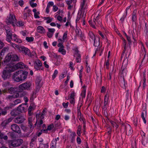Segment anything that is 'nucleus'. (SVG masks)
Segmentation results:
<instances>
[{"label": "nucleus", "instance_id": "4468645a", "mask_svg": "<svg viewBox=\"0 0 148 148\" xmlns=\"http://www.w3.org/2000/svg\"><path fill=\"white\" fill-rule=\"evenodd\" d=\"M20 114V112L17 109H14L13 110L11 111L10 113L11 116L14 117L19 115Z\"/></svg>", "mask_w": 148, "mask_h": 148}, {"label": "nucleus", "instance_id": "dca6fc26", "mask_svg": "<svg viewBox=\"0 0 148 148\" xmlns=\"http://www.w3.org/2000/svg\"><path fill=\"white\" fill-rule=\"evenodd\" d=\"M19 96V94L18 93H16L12 95L8 96L7 97V99L10 101H12L14 100L15 99L18 97Z\"/></svg>", "mask_w": 148, "mask_h": 148}, {"label": "nucleus", "instance_id": "052dcab7", "mask_svg": "<svg viewBox=\"0 0 148 148\" xmlns=\"http://www.w3.org/2000/svg\"><path fill=\"white\" fill-rule=\"evenodd\" d=\"M132 148H136V142L135 141H134V142L132 143Z\"/></svg>", "mask_w": 148, "mask_h": 148}, {"label": "nucleus", "instance_id": "58836bf2", "mask_svg": "<svg viewBox=\"0 0 148 148\" xmlns=\"http://www.w3.org/2000/svg\"><path fill=\"white\" fill-rule=\"evenodd\" d=\"M34 38L33 37H27L26 38V40L28 42H32L34 40Z\"/></svg>", "mask_w": 148, "mask_h": 148}, {"label": "nucleus", "instance_id": "cd10ccee", "mask_svg": "<svg viewBox=\"0 0 148 148\" xmlns=\"http://www.w3.org/2000/svg\"><path fill=\"white\" fill-rule=\"evenodd\" d=\"M108 92H107V94L105 95L104 97V106H105L107 104L108 100Z\"/></svg>", "mask_w": 148, "mask_h": 148}, {"label": "nucleus", "instance_id": "0eeeda50", "mask_svg": "<svg viewBox=\"0 0 148 148\" xmlns=\"http://www.w3.org/2000/svg\"><path fill=\"white\" fill-rule=\"evenodd\" d=\"M121 129H125L126 134L128 136L131 135L133 132L131 127L128 124L125 125L124 124H123L121 126Z\"/></svg>", "mask_w": 148, "mask_h": 148}, {"label": "nucleus", "instance_id": "20e7f679", "mask_svg": "<svg viewBox=\"0 0 148 148\" xmlns=\"http://www.w3.org/2000/svg\"><path fill=\"white\" fill-rule=\"evenodd\" d=\"M6 31L7 34L6 40L8 42L11 41V39H12V34L10 31V27L8 25H5L3 27Z\"/></svg>", "mask_w": 148, "mask_h": 148}, {"label": "nucleus", "instance_id": "7ed1b4c3", "mask_svg": "<svg viewBox=\"0 0 148 148\" xmlns=\"http://www.w3.org/2000/svg\"><path fill=\"white\" fill-rule=\"evenodd\" d=\"M32 85V83L30 82H27L20 85L18 87V91L22 92L24 90H29Z\"/></svg>", "mask_w": 148, "mask_h": 148}, {"label": "nucleus", "instance_id": "a211bd4d", "mask_svg": "<svg viewBox=\"0 0 148 148\" xmlns=\"http://www.w3.org/2000/svg\"><path fill=\"white\" fill-rule=\"evenodd\" d=\"M147 115V111L146 110H144L141 114V117L143 120L145 124L146 123V121L145 119V118L146 117Z\"/></svg>", "mask_w": 148, "mask_h": 148}, {"label": "nucleus", "instance_id": "7c9ffc66", "mask_svg": "<svg viewBox=\"0 0 148 148\" xmlns=\"http://www.w3.org/2000/svg\"><path fill=\"white\" fill-rule=\"evenodd\" d=\"M111 125L113 127H115L116 129L118 128L119 125L115 122L112 121H110Z\"/></svg>", "mask_w": 148, "mask_h": 148}, {"label": "nucleus", "instance_id": "ea45409f", "mask_svg": "<svg viewBox=\"0 0 148 148\" xmlns=\"http://www.w3.org/2000/svg\"><path fill=\"white\" fill-rule=\"evenodd\" d=\"M81 131V127L80 125L78 126V129L77 131V134L79 136L80 135V131Z\"/></svg>", "mask_w": 148, "mask_h": 148}, {"label": "nucleus", "instance_id": "49530a36", "mask_svg": "<svg viewBox=\"0 0 148 148\" xmlns=\"http://www.w3.org/2000/svg\"><path fill=\"white\" fill-rule=\"evenodd\" d=\"M76 32L77 33V34L79 36L81 37L82 35V32L80 30L79 31L78 30L76 31Z\"/></svg>", "mask_w": 148, "mask_h": 148}, {"label": "nucleus", "instance_id": "680f3d73", "mask_svg": "<svg viewBox=\"0 0 148 148\" xmlns=\"http://www.w3.org/2000/svg\"><path fill=\"white\" fill-rule=\"evenodd\" d=\"M48 30L49 32L53 33V34L54 31H55V29H54L48 28Z\"/></svg>", "mask_w": 148, "mask_h": 148}, {"label": "nucleus", "instance_id": "aec40b11", "mask_svg": "<svg viewBox=\"0 0 148 148\" xmlns=\"http://www.w3.org/2000/svg\"><path fill=\"white\" fill-rule=\"evenodd\" d=\"M58 41L59 43L58 45V46L59 47H60V48H64V47L63 45V44L64 42V41L62 40L61 39H59L58 40Z\"/></svg>", "mask_w": 148, "mask_h": 148}, {"label": "nucleus", "instance_id": "393cba45", "mask_svg": "<svg viewBox=\"0 0 148 148\" xmlns=\"http://www.w3.org/2000/svg\"><path fill=\"white\" fill-rule=\"evenodd\" d=\"M0 138L6 141L8 139V137L7 135H5L3 133L0 132Z\"/></svg>", "mask_w": 148, "mask_h": 148}, {"label": "nucleus", "instance_id": "4c0bfd02", "mask_svg": "<svg viewBox=\"0 0 148 148\" xmlns=\"http://www.w3.org/2000/svg\"><path fill=\"white\" fill-rule=\"evenodd\" d=\"M13 102L14 103L12 105L15 106L20 103L21 102V100L19 99H18L14 101Z\"/></svg>", "mask_w": 148, "mask_h": 148}, {"label": "nucleus", "instance_id": "338daca9", "mask_svg": "<svg viewBox=\"0 0 148 148\" xmlns=\"http://www.w3.org/2000/svg\"><path fill=\"white\" fill-rule=\"evenodd\" d=\"M77 143L78 144H80L81 143V139L80 138H79L78 137H77Z\"/></svg>", "mask_w": 148, "mask_h": 148}, {"label": "nucleus", "instance_id": "69168bd1", "mask_svg": "<svg viewBox=\"0 0 148 148\" xmlns=\"http://www.w3.org/2000/svg\"><path fill=\"white\" fill-rule=\"evenodd\" d=\"M57 140L56 138H55L54 140H53L52 141V143L53 145H56V144L57 143Z\"/></svg>", "mask_w": 148, "mask_h": 148}, {"label": "nucleus", "instance_id": "72a5a7b5", "mask_svg": "<svg viewBox=\"0 0 148 148\" xmlns=\"http://www.w3.org/2000/svg\"><path fill=\"white\" fill-rule=\"evenodd\" d=\"M35 107L34 106H31L30 105L28 109V114H30L31 113V111L32 110H34Z\"/></svg>", "mask_w": 148, "mask_h": 148}, {"label": "nucleus", "instance_id": "f8f14e48", "mask_svg": "<svg viewBox=\"0 0 148 148\" xmlns=\"http://www.w3.org/2000/svg\"><path fill=\"white\" fill-rule=\"evenodd\" d=\"M11 74L8 70H4L2 72L1 77L4 80L9 78L10 77Z\"/></svg>", "mask_w": 148, "mask_h": 148}, {"label": "nucleus", "instance_id": "13d9d810", "mask_svg": "<svg viewBox=\"0 0 148 148\" xmlns=\"http://www.w3.org/2000/svg\"><path fill=\"white\" fill-rule=\"evenodd\" d=\"M14 40L15 41H16L17 42H18L19 43H21L22 42V41L21 40L17 38L14 39Z\"/></svg>", "mask_w": 148, "mask_h": 148}, {"label": "nucleus", "instance_id": "f3484780", "mask_svg": "<svg viewBox=\"0 0 148 148\" xmlns=\"http://www.w3.org/2000/svg\"><path fill=\"white\" fill-rule=\"evenodd\" d=\"M28 126L30 127V130L31 132L32 131H33L34 127H33V123L32 119L30 118H29L28 119Z\"/></svg>", "mask_w": 148, "mask_h": 148}, {"label": "nucleus", "instance_id": "4be33fe9", "mask_svg": "<svg viewBox=\"0 0 148 148\" xmlns=\"http://www.w3.org/2000/svg\"><path fill=\"white\" fill-rule=\"evenodd\" d=\"M54 127V126L53 125V124H51L48 126L47 128V129H42V131H44L45 132L47 133L48 130H51L52 129H53Z\"/></svg>", "mask_w": 148, "mask_h": 148}, {"label": "nucleus", "instance_id": "6ab92c4d", "mask_svg": "<svg viewBox=\"0 0 148 148\" xmlns=\"http://www.w3.org/2000/svg\"><path fill=\"white\" fill-rule=\"evenodd\" d=\"M136 10H134L132 13V20L133 21H135L136 20Z\"/></svg>", "mask_w": 148, "mask_h": 148}, {"label": "nucleus", "instance_id": "0e129e2a", "mask_svg": "<svg viewBox=\"0 0 148 148\" xmlns=\"http://www.w3.org/2000/svg\"><path fill=\"white\" fill-rule=\"evenodd\" d=\"M53 10L54 12L58 10V8L56 5H53Z\"/></svg>", "mask_w": 148, "mask_h": 148}, {"label": "nucleus", "instance_id": "5fc2aeb1", "mask_svg": "<svg viewBox=\"0 0 148 148\" xmlns=\"http://www.w3.org/2000/svg\"><path fill=\"white\" fill-rule=\"evenodd\" d=\"M126 38L128 42V44L129 45H130L132 42L130 38L128 36H127V37H126Z\"/></svg>", "mask_w": 148, "mask_h": 148}, {"label": "nucleus", "instance_id": "bb28decb", "mask_svg": "<svg viewBox=\"0 0 148 148\" xmlns=\"http://www.w3.org/2000/svg\"><path fill=\"white\" fill-rule=\"evenodd\" d=\"M83 88L84 89L82 91L81 94V95L82 96V98H85L86 95V86H84Z\"/></svg>", "mask_w": 148, "mask_h": 148}, {"label": "nucleus", "instance_id": "9b49d317", "mask_svg": "<svg viewBox=\"0 0 148 148\" xmlns=\"http://www.w3.org/2000/svg\"><path fill=\"white\" fill-rule=\"evenodd\" d=\"M11 128L14 132L20 134L21 133V130L20 127L16 124H13L11 125Z\"/></svg>", "mask_w": 148, "mask_h": 148}, {"label": "nucleus", "instance_id": "a18cd8bd", "mask_svg": "<svg viewBox=\"0 0 148 148\" xmlns=\"http://www.w3.org/2000/svg\"><path fill=\"white\" fill-rule=\"evenodd\" d=\"M24 25V23L22 21H18L17 23V25L18 26H23Z\"/></svg>", "mask_w": 148, "mask_h": 148}, {"label": "nucleus", "instance_id": "c03bdc74", "mask_svg": "<svg viewBox=\"0 0 148 148\" xmlns=\"http://www.w3.org/2000/svg\"><path fill=\"white\" fill-rule=\"evenodd\" d=\"M15 89L13 87H11L8 89V91L10 93H12L15 92Z\"/></svg>", "mask_w": 148, "mask_h": 148}, {"label": "nucleus", "instance_id": "412c9836", "mask_svg": "<svg viewBox=\"0 0 148 148\" xmlns=\"http://www.w3.org/2000/svg\"><path fill=\"white\" fill-rule=\"evenodd\" d=\"M24 105V103H23L21 105H20L18 107L17 109L18 110L20 111V113H22L23 111H25V108L23 106Z\"/></svg>", "mask_w": 148, "mask_h": 148}, {"label": "nucleus", "instance_id": "6e6552de", "mask_svg": "<svg viewBox=\"0 0 148 148\" xmlns=\"http://www.w3.org/2000/svg\"><path fill=\"white\" fill-rule=\"evenodd\" d=\"M23 142V140L22 139H15L12 140L11 145L13 147H18L21 145Z\"/></svg>", "mask_w": 148, "mask_h": 148}, {"label": "nucleus", "instance_id": "864d4df0", "mask_svg": "<svg viewBox=\"0 0 148 148\" xmlns=\"http://www.w3.org/2000/svg\"><path fill=\"white\" fill-rule=\"evenodd\" d=\"M43 121L42 120H40L39 122H38V123L37 124V126L38 127H40V125L43 124Z\"/></svg>", "mask_w": 148, "mask_h": 148}, {"label": "nucleus", "instance_id": "c85d7f7f", "mask_svg": "<svg viewBox=\"0 0 148 148\" xmlns=\"http://www.w3.org/2000/svg\"><path fill=\"white\" fill-rule=\"evenodd\" d=\"M14 119L13 117H10L8 118V119L4 121L3 123L5 124V125L8 124L9 123L11 122Z\"/></svg>", "mask_w": 148, "mask_h": 148}, {"label": "nucleus", "instance_id": "c756f323", "mask_svg": "<svg viewBox=\"0 0 148 148\" xmlns=\"http://www.w3.org/2000/svg\"><path fill=\"white\" fill-rule=\"evenodd\" d=\"M10 44L11 46L15 49H17L18 50L19 49V48H20V47H21L20 46H19L18 45L13 43H11Z\"/></svg>", "mask_w": 148, "mask_h": 148}, {"label": "nucleus", "instance_id": "603ef678", "mask_svg": "<svg viewBox=\"0 0 148 148\" xmlns=\"http://www.w3.org/2000/svg\"><path fill=\"white\" fill-rule=\"evenodd\" d=\"M58 73V72L56 70L55 71L54 73L52 76V77L53 79L56 77V75Z\"/></svg>", "mask_w": 148, "mask_h": 148}, {"label": "nucleus", "instance_id": "5701e85b", "mask_svg": "<svg viewBox=\"0 0 148 148\" xmlns=\"http://www.w3.org/2000/svg\"><path fill=\"white\" fill-rule=\"evenodd\" d=\"M37 30L38 32L41 33H43L45 30L44 28L42 26H38L37 28Z\"/></svg>", "mask_w": 148, "mask_h": 148}, {"label": "nucleus", "instance_id": "473e14b6", "mask_svg": "<svg viewBox=\"0 0 148 148\" xmlns=\"http://www.w3.org/2000/svg\"><path fill=\"white\" fill-rule=\"evenodd\" d=\"M40 148H48L49 146L48 144H43L41 143L40 144Z\"/></svg>", "mask_w": 148, "mask_h": 148}, {"label": "nucleus", "instance_id": "39448f33", "mask_svg": "<svg viewBox=\"0 0 148 148\" xmlns=\"http://www.w3.org/2000/svg\"><path fill=\"white\" fill-rule=\"evenodd\" d=\"M89 36V39L90 40H94V45L96 47L99 45V39L97 38V41L96 38H95V37L93 33L91 32H90L88 34Z\"/></svg>", "mask_w": 148, "mask_h": 148}, {"label": "nucleus", "instance_id": "09e8293b", "mask_svg": "<svg viewBox=\"0 0 148 148\" xmlns=\"http://www.w3.org/2000/svg\"><path fill=\"white\" fill-rule=\"evenodd\" d=\"M35 62L36 65H37L39 66H42V63L40 60H38L37 61H36Z\"/></svg>", "mask_w": 148, "mask_h": 148}, {"label": "nucleus", "instance_id": "ddd939ff", "mask_svg": "<svg viewBox=\"0 0 148 148\" xmlns=\"http://www.w3.org/2000/svg\"><path fill=\"white\" fill-rule=\"evenodd\" d=\"M41 80V79L40 77H37L36 79V92L39 91L42 86V84L40 83Z\"/></svg>", "mask_w": 148, "mask_h": 148}, {"label": "nucleus", "instance_id": "37998d69", "mask_svg": "<svg viewBox=\"0 0 148 148\" xmlns=\"http://www.w3.org/2000/svg\"><path fill=\"white\" fill-rule=\"evenodd\" d=\"M88 22L91 26H92L94 28H95V27L94 25L95 24L92 21L90 20Z\"/></svg>", "mask_w": 148, "mask_h": 148}, {"label": "nucleus", "instance_id": "a19ab883", "mask_svg": "<svg viewBox=\"0 0 148 148\" xmlns=\"http://www.w3.org/2000/svg\"><path fill=\"white\" fill-rule=\"evenodd\" d=\"M21 128L22 130L25 132L27 131L28 129V128L27 127L23 125H22L21 126Z\"/></svg>", "mask_w": 148, "mask_h": 148}, {"label": "nucleus", "instance_id": "de8ad7c7", "mask_svg": "<svg viewBox=\"0 0 148 148\" xmlns=\"http://www.w3.org/2000/svg\"><path fill=\"white\" fill-rule=\"evenodd\" d=\"M108 126H106L107 128V130L108 133L109 134H111V127L109 126L108 127H107Z\"/></svg>", "mask_w": 148, "mask_h": 148}, {"label": "nucleus", "instance_id": "6e6d98bb", "mask_svg": "<svg viewBox=\"0 0 148 148\" xmlns=\"http://www.w3.org/2000/svg\"><path fill=\"white\" fill-rule=\"evenodd\" d=\"M53 35V33H51L50 32H47V35L48 37L49 38H51L52 37Z\"/></svg>", "mask_w": 148, "mask_h": 148}, {"label": "nucleus", "instance_id": "8fccbe9b", "mask_svg": "<svg viewBox=\"0 0 148 148\" xmlns=\"http://www.w3.org/2000/svg\"><path fill=\"white\" fill-rule=\"evenodd\" d=\"M37 137H34L31 140V144H34L35 143V140L36 139Z\"/></svg>", "mask_w": 148, "mask_h": 148}, {"label": "nucleus", "instance_id": "e433bc0d", "mask_svg": "<svg viewBox=\"0 0 148 148\" xmlns=\"http://www.w3.org/2000/svg\"><path fill=\"white\" fill-rule=\"evenodd\" d=\"M58 51L61 52L63 55H64L66 53V51L64 49V48H59L58 49Z\"/></svg>", "mask_w": 148, "mask_h": 148}, {"label": "nucleus", "instance_id": "1a4fd4ad", "mask_svg": "<svg viewBox=\"0 0 148 148\" xmlns=\"http://www.w3.org/2000/svg\"><path fill=\"white\" fill-rule=\"evenodd\" d=\"M25 119L24 116L21 115L14 118V121L16 123L21 124L22 123Z\"/></svg>", "mask_w": 148, "mask_h": 148}, {"label": "nucleus", "instance_id": "774afa93", "mask_svg": "<svg viewBox=\"0 0 148 148\" xmlns=\"http://www.w3.org/2000/svg\"><path fill=\"white\" fill-rule=\"evenodd\" d=\"M18 3L20 6H22L24 4V2L22 0H20L19 1Z\"/></svg>", "mask_w": 148, "mask_h": 148}, {"label": "nucleus", "instance_id": "2f4dec72", "mask_svg": "<svg viewBox=\"0 0 148 148\" xmlns=\"http://www.w3.org/2000/svg\"><path fill=\"white\" fill-rule=\"evenodd\" d=\"M0 112H1V114L2 115H5L7 114V111L5 110L4 109H3L1 108H0Z\"/></svg>", "mask_w": 148, "mask_h": 148}, {"label": "nucleus", "instance_id": "b1692460", "mask_svg": "<svg viewBox=\"0 0 148 148\" xmlns=\"http://www.w3.org/2000/svg\"><path fill=\"white\" fill-rule=\"evenodd\" d=\"M38 92H36V89L33 91L31 95L30 100L33 101L34 99L36 97V95Z\"/></svg>", "mask_w": 148, "mask_h": 148}, {"label": "nucleus", "instance_id": "f704fd0d", "mask_svg": "<svg viewBox=\"0 0 148 148\" xmlns=\"http://www.w3.org/2000/svg\"><path fill=\"white\" fill-rule=\"evenodd\" d=\"M96 14H97V16H96V19H97V23H98L99 22V18H100V16L101 13V12L99 13V11H97L96 12Z\"/></svg>", "mask_w": 148, "mask_h": 148}, {"label": "nucleus", "instance_id": "bf43d9fd", "mask_svg": "<svg viewBox=\"0 0 148 148\" xmlns=\"http://www.w3.org/2000/svg\"><path fill=\"white\" fill-rule=\"evenodd\" d=\"M67 32H65L64 34V35H63V40H62L64 41V40L67 37Z\"/></svg>", "mask_w": 148, "mask_h": 148}, {"label": "nucleus", "instance_id": "f03ea898", "mask_svg": "<svg viewBox=\"0 0 148 148\" xmlns=\"http://www.w3.org/2000/svg\"><path fill=\"white\" fill-rule=\"evenodd\" d=\"M19 60V58L16 55L11 54L9 53L5 57V60L2 62V64L3 65H5V64H8L10 60L15 61H18Z\"/></svg>", "mask_w": 148, "mask_h": 148}, {"label": "nucleus", "instance_id": "9d476101", "mask_svg": "<svg viewBox=\"0 0 148 148\" xmlns=\"http://www.w3.org/2000/svg\"><path fill=\"white\" fill-rule=\"evenodd\" d=\"M18 51L20 52H22L25 55H27L29 56H30L31 55L30 50L27 48L23 46H21L20 47Z\"/></svg>", "mask_w": 148, "mask_h": 148}, {"label": "nucleus", "instance_id": "f257e3e1", "mask_svg": "<svg viewBox=\"0 0 148 148\" xmlns=\"http://www.w3.org/2000/svg\"><path fill=\"white\" fill-rule=\"evenodd\" d=\"M28 74V72L26 71L19 70L14 73L12 78L15 81L19 82L25 80L27 78Z\"/></svg>", "mask_w": 148, "mask_h": 148}, {"label": "nucleus", "instance_id": "79ce46f5", "mask_svg": "<svg viewBox=\"0 0 148 148\" xmlns=\"http://www.w3.org/2000/svg\"><path fill=\"white\" fill-rule=\"evenodd\" d=\"M29 4L30 6L32 8L36 7L37 6V4L36 3H34L31 1H29Z\"/></svg>", "mask_w": 148, "mask_h": 148}, {"label": "nucleus", "instance_id": "4d7b16f0", "mask_svg": "<svg viewBox=\"0 0 148 148\" xmlns=\"http://www.w3.org/2000/svg\"><path fill=\"white\" fill-rule=\"evenodd\" d=\"M10 85V82H4L3 84V86L4 87H6Z\"/></svg>", "mask_w": 148, "mask_h": 148}, {"label": "nucleus", "instance_id": "a878e982", "mask_svg": "<svg viewBox=\"0 0 148 148\" xmlns=\"http://www.w3.org/2000/svg\"><path fill=\"white\" fill-rule=\"evenodd\" d=\"M75 55L77 56L76 58L77 62V63L80 62L81 61V55L78 53V51H77V53L75 54Z\"/></svg>", "mask_w": 148, "mask_h": 148}, {"label": "nucleus", "instance_id": "e2e57ef3", "mask_svg": "<svg viewBox=\"0 0 148 148\" xmlns=\"http://www.w3.org/2000/svg\"><path fill=\"white\" fill-rule=\"evenodd\" d=\"M68 104L69 103L68 102L66 103L64 102L62 103V105L64 108H66L68 107Z\"/></svg>", "mask_w": 148, "mask_h": 148}, {"label": "nucleus", "instance_id": "3c124183", "mask_svg": "<svg viewBox=\"0 0 148 148\" xmlns=\"http://www.w3.org/2000/svg\"><path fill=\"white\" fill-rule=\"evenodd\" d=\"M75 96V93L74 91H72L71 94H70V96L69 97V99H71L74 98V97Z\"/></svg>", "mask_w": 148, "mask_h": 148}, {"label": "nucleus", "instance_id": "c9c22d12", "mask_svg": "<svg viewBox=\"0 0 148 148\" xmlns=\"http://www.w3.org/2000/svg\"><path fill=\"white\" fill-rule=\"evenodd\" d=\"M85 3L86 0H83L82 4L81 5V8L80 10V11H81L82 12L85 9V8L84 7V6L85 5Z\"/></svg>", "mask_w": 148, "mask_h": 148}, {"label": "nucleus", "instance_id": "423d86ee", "mask_svg": "<svg viewBox=\"0 0 148 148\" xmlns=\"http://www.w3.org/2000/svg\"><path fill=\"white\" fill-rule=\"evenodd\" d=\"M7 23L8 25L12 24L13 26H15L16 23V20L15 16L10 14L9 18L7 19Z\"/></svg>", "mask_w": 148, "mask_h": 148}, {"label": "nucleus", "instance_id": "2eb2a0df", "mask_svg": "<svg viewBox=\"0 0 148 148\" xmlns=\"http://www.w3.org/2000/svg\"><path fill=\"white\" fill-rule=\"evenodd\" d=\"M14 68L16 69H23L25 67L24 64L21 62H19L16 64L14 66Z\"/></svg>", "mask_w": 148, "mask_h": 148}]
</instances>
